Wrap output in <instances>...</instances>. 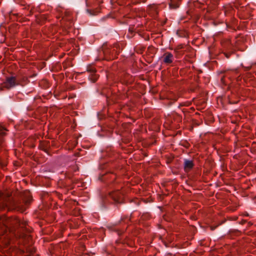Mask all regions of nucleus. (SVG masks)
<instances>
[{"label": "nucleus", "mask_w": 256, "mask_h": 256, "mask_svg": "<svg viewBox=\"0 0 256 256\" xmlns=\"http://www.w3.org/2000/svg\"><path fill=\"white\" fill-rule=\"evenodd\" d=\"M15 86V79L14 78H8L4 84V87L10 88Z\"/></svg>", "instance_id": "1"}, {"label": "nucleus", "mask_w": 256, "mask_h": 256, "mask_svg": "<svg viewBox=\"0 0 256 256\" xmlns=\"http://www.w3.org/2000/svg\"><path fill=\"white\" fill-rule=\"evenodd\" d=\"M173 56L170 53H166L164 55V62L165 63L170 64L172 62Z\"/></svg>", "instance_id": "2"}, {"label": "nucleus", "mask_w": 256, "mask_h": 256, "mask_svg": "<svg viewBox=\"0 0 256 256\" xmlns=\"http://www.w3.org/2000/svg\"><path fill=\"white\" fill-rule=\"evenodd\" d=\"M193 166H194V164H193L192 162V160H185V162H184L185 170H186V171L189 170L192 168Z\"/></svg>", "instance_id": "3"}, {"label": "nucleus", "mask_w": 256, "mask_h": 256, "mask_svg": "<svg viewBox=\"0 0 256 256\" xmlns=\"http://www.w3.org/2000/svg\"><path fill=\"white\" fill-rule=\"evenodd\" d=\"M176 0H172L171 2V3L170 4V6L172 8H176L178 7L179 4H174V2Z\"/></svg>", "instance_id": "4"}, {"label": "nucleus", "mask_w": 256, "mask_h": 256, "mask_svg": "<svg viewBox=\"0 0 256 256\" xmlns=\"http://www.w3.org/2000/svg\"><path fill=\"white\" fill-rule=\"evenodd\" d=\"M5 129L0 126V142H1V136L4 134Z\"/></svg>", "instance_id": "5"}, {"label": "nucleus", "mask_w": 256, "mask_h": 256, "mask_svg": "<svg viewBox=\"0 0 256 256\" xmlns=\"http://www.w3.org/2000/svg\"><path fill=\"white\" fill-rule=\"evenodd\" d=\"M98 78V76L96 74H92V76L90 77V80L93 82H95L96 80Z\"/></svg>", "instance_id": "6"}]
</instances>
